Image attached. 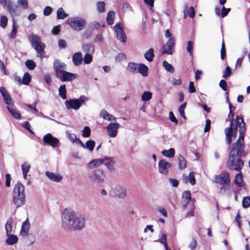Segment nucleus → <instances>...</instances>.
<instances>
[{"mask_svg":"<svg viewBox=\"0 0 250 250\" xmlns=\"http://www.w3.org/2000/svg\"><path fill=\"white\" fill-rule=\"evenodd\" d=\"M61 218L62 226L66 229L80 230L84 227V216L71 209H65Z\"/></svg>","mask_w":250,"mask_h":250,"instance_id":"nucleus-1","label":"nucleus"},{"mask_svg":"<svg viewBox=\"0 0 250 250\" xmlns=\"http://www.w3.org/2000/svg\"><path fill=\"white\" fill-rule=\"evenodd\" d=\"M12 198L13 203L17 208L25 204L24 187L21 183H18L14 186L12 192Z\"/></svg>","mask_w":250,"mask_h":250,"instance_id":"nucleus-2","label":"nucleus"},{"mask_svg":"<svg viewBox=\"0 0 250 250\" xmlns=\"http://www.w3.org/2000/svg\"><path fill=\"white\" fill-rule=\"evenodd\" d=\"M28 40L32 46L37 52V56L41 59H42L44 55L45 45L41 41V38L36 35L31 34L28 36Z\"/></svg>","mask_w":250,"mask_h":250,"instance_id":"nucleus-3","label":"nucleus"},{"mask_svg":"<svg viewBox=\"0 0 250 250\" xmlns=\"http://www.w3.org/2000/svg\"><path fill=\"white\" fill-rule=\"evenodd\" d=\"M241 156L235 155L233 153H229V156L227 162V166L232 170L240 171L244 165L242 160L241 159Z\"/></svg>","mask_w":250,"mask_h":250,"instance_id":"nucleus-4","label":"nucleus"},{"mask_svg":"<svg viewBox=\"0 0 250 250\" xmlns=\"http://www.w3.org/2000/svg\"><path fill=\"white\" fill-rule=\"evenodd\" d=\"M67 23L70 28L75 31H80L85 28L86 25V21L79 17H72L67 20Z\"/></svg>","mask_w":250,"mask_h":250,"instance_id":"nucleus-5","label":"nucleus"},{"mask_svg":"<svg viewBox=\"0 0 250 250\" xmlns=\"http://www.w3.org/2000/svg\"><path fill=\"white\" fill-rule=\"evenodd\" d=\"M87 100L86 97L84 96L80 97L79 99L67 100L65 102V105L67 110L72 109L78 110Z\"/></svg>","mask_w":250,"mask_h":250,"instance_id":"nucleus-6","label":"nucleus"},{"mask_svg":"<svg viewBox=\"0 0 250 250\" xmlns=\"http://www.w3.org/2000/svg\"><path fill=\"white\" fill-rule=\"evenodd\" d=\"M244 142L236 141V142L232 145L230 153H233L240 156L242 155L245 156L246 154L244 151Z\"/></svg>","mask_w":250,"mask_h":250,"instance_id":"nucleus-7","label":"nucleus"},{"mask_svg":"<svg viewBox=\"0 0 250 250\" xmlns=\"http://www.w3.org/2000/svg\"><path fill=\"white\" fill-rule=\"evenodd\" d=\"M89 177L91 181L100 184L104 182L105 175L102 170H97L93 172Z\"/></svg>","mask_w":250,"mask_h":250,"instance_id":"nucleus-8","label":"nucleus"},{"mask_svg":"<svg viewBox=\"0 0 250 250\" xmlns=\"http://www.w3.org/2000/svg\"><path fill=\"white\" fill-rule=\"evenodd\" d=\"M233 120H231L230 126L227 127L225 130L227 143L230 144L232 141V137H235L237 133V126L232 127Z\"/></svg>","mask_w":250,"mask_h":250,"instance_id":"nucleus-9","label":"nucleus"},{"mask_svg":"<svg viewBox=\"0 0 250 250\" xmlns=\"http://www.w3.org/2000/svg\"><path fill=\"white\" fill-rule=\"evenodd\" d=\"M114 196L119 199H124L127 196L126 188L121 185L116 186L112 190Z\"/></svg>","mask_w":250,"mask_h":250,"instance_id":"nucleus-10","label":"nucleus"},{"mask_svg":"<svg viewBox=\"0 0 250 250\" xmlns=\"http://www.w3.org/2000/svg\"><path fill=\"white\" fill-rule=\"evenodd\" d=\"M172 164L164 160H160L158 162V170L160 173L165 175H167L169 169L171 167Z\"/></svg>","mask_w":250,"mask_h":250,"instance_id":"nucleus-11","label":"nucleus"},{"mask_svg":"<svg viewBox=\"0 0 250 250\" xmlns=\"http://www.w3.org/2000/svg\"><path fill=\"white\" fill-rule=\"evenodd\" d=\"M174 45L175 39L174 38H170L165 45H164L162 53L169 55L172 54L174 51Z\"/></svg>","mask_w":250,"mask_h":250,"instance_id":"nucleus-12","label":"nucleus"},{"mask_svg":"<svg viewBox=\"0 0 250 250\" xmlns=\"http://www.w3.org/2000/svg\"><path fill=\"white\" fill-rule=\"evenodd\" d=\"M120 124L116 123H111L108 124L106 127L107 133L108 135L111 137H115L118 133V130L119 128Z\"/></svg>","mask_w":250,"mask_h":250,"instance_id":"nucleus-13","label":"nucleus"},{"mask_svg":"<svg viewBox=\"0 0 250 250\" xmlns=\"http://www.w3.org/2000/svg\"><path fill=\"white\" fill-rule=\"evenodd\" d=\"M66 66L65 63L59 60H55L54 62V69L57 77L61 75L65 71Z\"/></svg>","mask_w":250,"mask_h":250,"instance_id":"nucleus-14","label":"nucleus"},{"mask_svg":"<svg viewBox=\"0 0 250 250\" xmlns=\"http://www.w3.org/2000/svg\"><path fill=\"white\" fill-rule=\"evenodd\" d=\"M114 30L116 33L117 39L123 42H126V37L120 23L115 24L114 26Z\"/></svg>","mask_w":250,"mask_h":250,"instance_id":"nucleus-15","label":"nucleus"},{"mask_svg":"<svg viewBox=\"0 0 250 250\" xmlns=\"http://www.w3.org/2000/svg\"><path fill=\"white\" fill-rule=\"evenodd\" d=\"M215 180L216 183L221 185L229 184L230 182L229 174L226 171H223L220 175L215 176Z\"/></svg>","mask_w":250,"mask_h":250,"instance_id":"nucleus-16","label":"nucleus"},{"mask_svg":"<svg viewBox=\"0 0 250 250\" xmlns=\"http://www.w3.org/2000/svg\"><path fill=\"white\" fill-rule=\"evenodd\" d=\"M43 141L52 147H56L59 143V139L53 137L50 133L44 135L43 137Z\"/></svg>","mask_w":250,"mask_h":250,"instance_id":"nucleus-17","label":"nucleus"},{"mask_svg":"<svg viewBox=\"0 0 250 250\" xmlns=\"http://www.w3.org/2000/svg\"><path fill=\"white\" fill-rule=\"evenodd\" d=\"M0 92L3 97L4 102L7 105V106H12L13 105V102L5 88L0 87Z\"/></svg>","mask_w":250,"mask_h":250,"instance_id":"nucleus-18","label":"nucleus"},{"mask_svg":"<svg viewBox=\"0 0 250 250\" xmlns=\"http://www.w3.org/2000/svg\"><path fill=\"white\" fill-rule=\"evenodd\" d=\"M6 4L1 5L4 7H6L9 13L12 16H15L16 15V9L17 8V6L15 4H14L13 2L10 0H6Z\"/></svg>","mask_w":250,"mask_h":250,"instance_id":"nucleus-19","label":"nucleus"},{"mask_svg":"<svg viewBox=\"0 0 250 250\" xmlns=\"http://www.w3.org/2000/svg\"><path fill=\"white\" fill-rule=\"evenodd\" d=\"M57 78L62 82L70 81L74 80L76 78V75L75 74L66 72L65 71Z\"/></svg>","mask_w":250,"mask_h":250,"instance_id":"nucleus-20","label":"nucleus"},{"mask_svg":"<svg viewBox=\"0 0 250 250\" xmlns=\"http://www.w3.org/2000/svg\"><path fill=\"white\" fill-rule=\"evenodd\" d=\"M103 164L106 166L110 171H114L115 162L112 158L106 157L104 158Z\"/></svg>","mask_w":250,"mask_h":250,"instance_id":"nucleus-21","label":"nucleus"},{"mask_svg":"<svg viewBox=\"0 0 250 250\" xmlns=\"http://www.w3.org/2000/svg\"><path fill=\"white\" fill-rule=\"evenodd\" d=\"M30 223L28 219L24 221L21 225V229L20 235L22 236H26L28 235L30 229Z\"/></svg>","mask_w":250,"mask_h":250,"instance_id":"nucleus-22","label":"nucleus"},{"mask_svg":"<svg viewBox=\"0 0 250 250\" xmlns=\"http://www.w3.org/2000/svg\"><path fill=\"white\" fill-rule=\"evenodd\" d=\"M45 174L48 179L51 181L55 182H60L62 178V176L59 173H55L49 171H46Z\"/></svg>","mask_w":250,"mask_h":250,"instance_id":"nucleus-23","label":"nucleus"},{"mask_svg":"<svg viewBox=\"0 0 250 250\" xmlns=\"http://www.w3.org/2000/svg\"><path fill=\"white\" fill-rule=\"evenodd\" d=\"M66 135L68 138L73 143L79 144L82 147H84V144L79 139L77 138L76 135L72 133L69 131L66 132Z\"/></svg>","mask_w":250,"mask_h":250,"instance_id":"nucleus-24","label":"nucleus"},{"mask_svg":"<svg viewBox=\"0 0 250 250\" xmlns=\"http://www.w3.org/2000/svg\"><path fill=\"white\" fill-rule=\"evenodd\" d=\"M83 60L82 54L81 52H77L74 54L72 57V61L75 65H79L81 64Z\"/></svg>","mask_w":250,"mask_h":250,"instance_id":"nucleus-25","label":"nucleus"},{"mask_svg":"<svg viewBox=\"0 0 250 250\" xmlns=\"http://www.w3.org/2000/svg\"><path fill=\"white\" fill-rule=\"evenodd\" d=\"M138 72L140 73L143 76L146 77L148 74V67L143 63H140L138 66Z\"/></svg>","mask_w":250,"mask_h":250,"instance_id":"nucleus-26","label":"nucleus"},{"mask_svg":"<svg viewBox=\"0 0 250 250\" xmlns=\"http://www.w3.org/2000/svg\"><path fill=\"white\" fill-rule=\"evenodd\" d=\"M138 64L133 62H128L126 70L128 72L135 74L138 73Z\"/></svg>","mask_w":250,"mask_h":250,"instance_id":"nucleus-27","label":"nucleus"},{"mask_svg":"<svg viewBox=\"0 0 250 250\" xmlns=\"http://www.w3.org/2000/svg\"><path fill=\"white\" fill-rule=\"evenodd\" d=\"M100 116L101 118H103V119L105 120H107L109 121H114L116 119V118L114 117L111 114L108 113L105 110L103 109L102 110L100 113Z\"/></svg>","mask_w":250,"mask_h":250,"instance_id":"nucleus-28","label":"nucleus"},{"mask_svg":"<svg viewBox=\"0 0 250 250\" xmlns=\"http://www.w3.org/2000/svg\"><path fill=\"white\" fill-rule=\"evenodd\" d=\"M104 162V159H94L89 163L88 166L89 168H93L100 166Z\"/></svg>","mask_w":250,"mask_h":250,"instance_id":"nucleus-29","label":"nucleus"},{"mask_svg":"<svg viewBox=\"0 0 250 250\" xmlns=\"http://www.w3.org/2000/svg\"><path fill=\"white\" fill-rule=\"evenodd\" d=\"M184 18L186 19L187 16H189L190 18H193L195 16V11L193 7H190L188 9V5H185V9L184 11Z\"/></svg>","mask_w":250,"mask_h":250,"instance_id":"nucleus-30","label":"nucleus"},{"mask_svg":"<svg viewBox=\"0 0 250 250\" xmlns=\"http://www.w3.org/2000/svg\"><path fill=\"white\" fill-rule=\"evenodd\" d=\"M18 241V237L14 234H9L7 235V238L6 239L7 244L10 245H12L16 244Z\"/></svg>","mask_w":250,"mask_h":250,"instance_id":"nucleus-31","label":"nucleus"},{"mask_svg":"<svg viewBox=\"0 0 250 250\" xmlns=\"http://www.w3.org/2000/svg\"><path fill=\"white\" fill-rule=\"evenodd\" d=\"M13 223V219L12 218H10L7 221V222L5 225V228L7 235H9L12 232Z\"/></svg>","mask_w":250,"mask_h":250,"instance_id":"nucleus-32","label":"nucleus"},{"mask_svg":"<svg viewBox=\"0 0 250 250\" xmlns=\"http://www.w3.org/2000/svg\"><path fill=\"white\" fill-rule=\"evenodd\" d=\"M30 166L27 162H25L21 165L23 177L25 180L27 179V175L30 170Z\"/></svg>","mask_w":250,"mask_h":250,"instance_id":"nucleus-33","label":"nucleus"},{"mask_svg":"<svg viewBox=\"0 0 250 250\" xmlns=\"http://www.w3.org/2000/svg\"><path fill=\"white\" fill-rule=\"evenodd\" d=\"M190 199L191 194L189 191H186L183 193L182 199L185 202V203L183 205V207L184 208L187 207Z\"/></svg>","mask_w":250,"mask_h":250,"instance_id":"nucleus-34","label":"nucleus"},{"mask_svg":"<svg viewBox=\"0 0 250 250\" xmlns=\"http://www.w3.org/2000/svg\"><path fill=\"white\" fill-rule=\"evenodd\" d=\"M162 154L167 158H172L174 156L175 150L173 148H170L168 150H163L162 151Z\"/></svg>","mask_w":250,"mask_h":250,"instance_id":"nucleus-35","label":"nucleus"},{"mask_svg":"<svg viewBox=\"0 0 250 250\" xmlns=\"http://www.w3.org/2000/svg\"><path fill=\"white\" fill-rule=\"evenodd\" d=\"M145 58L149 62H151L154 57V50L152 48L149 49L144 54Z\"/></svg>","mask_w":250,"mask_h":250,"instance_id":"nucleus-36","label":"nucleus"},{"mask_svg":"<svg viewBox=\"0 0 250 250\" xmlns=\"http://www.w3.org/2000/svg\"><path fill=\"white\" fill-rule=\"evenodd\" d=\"M9 112L11 115L16 119H20L21 118V114L19 111L10 107V106H7Z\"/></svg>","mask_w":250,"mask_h":250,"instance_id":"nucleus-37","label":"nucleus"},{"mask_svg":"<svg viewBox=\"0 0 250 250\" xmlns=\"http://www.w3.org/2000/svg\"><path fill=\"white\" fill-rule=\"evenodd\" d=\"M179 162V167L180 169H183L187 167V162L184 157L181 155H179L178 157Z\"/></svg>","mask_w":250,"mask_h":250,"instance_id":"nucleus-38","label":"nucleus"},{"mask_svg":"<svg viewBox=\"0 0 250 250\" xmlns=\"http://www.w3.org/2000/svg\"><path fill=\"white\" fill-rule=\"evenodd\" d=\"M115 13L113 11H109L106 17V21L108 24L112 25L114 23Z\"/></svg>","mask_w":250,"mask_h":250,"instance_id":"nucleus-39","label":"nucleus"},{"mask_svg":"<svg viewBox=\"0 0 250 250\" xmlns=\"http://www.w3.org/2000/svg\"><path fill=\"white\" fill-rule=\"evenodd\" d=\"M95 146V142L93 140H90L87 141L85 145H84V147H82L83 148H86L90 152L93 150V149Z\"/></svg>","mask_w":250,"mask_h":250,"instance_id":"nucleus-40","label":"nucleus"},{"mask_svg":"<svg viewBox=\"0 0 250 250\" xmlns=\"http://www.w3.org/2000/svg\"><path fill=\"white\" fill-rule=\"evenodd\" d=\"M235 185L239 187H242L244 186L243 177L241 174H237L234 180Z\"/></svg>","mask_w":250,"mask_h":250,"instance_id":"nucleus-41","label":"nucleus"},{"mask_svg":"<svg viewBox=\"0 0 250 250\" xmlns=\"http://www.w3.org/2000/svg\"><path fill=\"white\" fill-rule=\"evenodd\" d=\"M57 18L59 19H64L67 17L68 14L64 12L62 8H60L57 11Z\"/></svg>","mask_w":250,"mask_h":250,"instance_id":"nucleus-42","label":"nucleus"},{"mask_svg":"<svg viewBox=\"0 0 250 250\" xmlns=\"http://www.w3.org/2000/svg\"><path fill=\"white\" fill-rule=\"evenodd\" d=\"M159 241L165 246L167 245V235L162 232L159 234Z\"/></svg>","mask_w":250,"mask_h":250,"instance_id":"nucleus-43","label":"nucleus"},{"mask_svg":"<svg viewBox=\"0 0 250 250\" xmlns=\"http://www.w3.org/2000/svg\"><path fill=\"white\" fill-rule=\"evenodd\" d=\"M59 92L60 96L63 99H66V91L65 89V85H62L59 89Z\"/></svg>","mask_w":250,"mask_h":250,"instance_id":"nucleus-44","label":"nucleus"},{"mask_svg":"<svg viewBox=\"0 0 250 250\" xmlns=\"http://www.w3.org/2000/svg\"><path fill=\"white\" fill-rule=\"evenodd\" d=\"M152 93L149 91L144 92L141 96L143 101L146 102L150 100L152 98Z\"/></svg>","mask_w":250,"mask_h":250,"instance_id":"nucleus-45","label":"nucleus"},{"mask_svg":"<svg viewBox=\"0 0 250 250\" xmlns=\"http://www.w3.org/2000/svg\"><path fill=\"white\" fill-rule=\"evenodd\" d=\"M83 49L86 53H93L94 47L90 44H85L83 45Z\"/></svg>","mask_w":250,"mask_h":250,"instance_id":"nucleus-46","label":"nucleus"},{"mask_svg":"<svg viewBox=\"0 0 250 250\" xmlns=\"http://www.w3.org/2000/svg\"><path fill=\"white\" fill-rule=\"evenodd\" d=\"M163 65L164 67L166 69L167 71L170 73H173L174 71V69L172 65L169 63L165 61L163 62Z\"/></svg>","mask_w":250,"mask_h":250,"instance_id":"nucleus-47","label":"nucleus"},{"mask_svg":"<svg viewBox=\"0 0 250 250\" xmlns=\"http://www.w3.org/2000/svg\"><path fill=\"white\" fill-rule=\"evenodd\" d=\"M31 81V76L28 73H25L22 78L21 83L27 85Z\"/></svg>","mask_w":250,"mask_h":250,"instance_id":"nucleus-48","label":"nucleus"},{"mask_svg":"<svg viewBox=\"0 0 250 250\" xmlns=\"http://www.w3.org/2000/svg\"><path fill=\"white\" fill-rule=\"evenodd\" d=\"M97 9L99 12L103 13L105 10V3L103 1H99L97 3Z\"/></svg>","mask_w":250,"mask_h":250,"instance_id":"nucleus-49","label":"nucleus"},{"mask_svg":"<svg viewBox=\"0 0 250 250\" xmlns=\"http://www.w3.org/2000/svg\"><path fill=\"white\" fill-rule=\"evenodd\" d=\"M187 103H185L181 105L178 109V111L180 116L184 119H186V116L185 114V109L186 107Z\"/></svg>","mask_w":250,"mask_h":250,"instance_id":"nucleus-50","label":"nucleus"},{"mask_svg":"<svg viewBox=\"0 0 250 250\" xmlns=\"http://www.w3.org/2000/svg\"><path fill=\"white\" fill-rule=\"evenodd\" d=\"M7 18L5 16H2L0 17V25L2 28H5L7 24Z\"/></svg>","mask_w":250,"mask_h":250,"instance_id":"nucleus-51","label":"nucleus"},{"mask_svg":"<svg viewBox=\"0 0 250 250\" xmlns=\"http://www.w3.org/2000/svg\"><path fill=\"white\" fill-rule=\"evenodd\" d=\"M250 206V197L247 196L243 198L242 200V206L244 208H248Z\"/></svg>","mask_w":250,"mask_h":250,"instance_id":"nucleus-52","label":"nucleus"},{"mask_svg":"<svg viewBox=\"0 0 250 250\" xmlns=\"http://www.w3.org/2000/svg\"><path fill=\"white\" fill-rule=\"evenodd\" d=\"M125 60V55L124 53H119L115 57V62H120Z\"/></svg>","mask_w":250,"mask_h":250,"instance_id":"nucleus-53","label":"nucleus"},{"mask_svg":"<svg viewBox=\"0 0 250 250\" xmlns=\"http://www.w3.org/2000/svg\"><path fill=\"white\" fill-rule=\"evenodd\" d=\"M25 65L30 70L34 69L36 66L35 62L31 60L26 61Z\"/></svg>","mask_w":250,"mask_h":250,"instance_id":"nucleus-54","label":"nucleus"},{"mask_svg":"<svg viewBox=\"0 0 250 250\" xmlns=\"http://www.w3.org/2000/svg\"><path fill=\"white\" fill-rule=\"evenodd\" d=\"M92 61V56L89 54L86 53L83 57V62L85 64H89Z\"/></svg>","mask_w":250,"mask_h":250,"instance_id":"nucleus-55","label":"nucleus"},{"mask_svg":"<svg viewBox=\"0 0 250 250\" xmlns=\"http://www.w3.org/2000/svg\"><path fill=\"white\" fill-rule=\"evenodd\" d=\"M91 130L89 127L85 126L83 130L82 135L83 137H88L90 135Z\"/></svg>","mask_w":250,"mask_h":250,"instance_id":"nucleus-56","label":"nucleus"},{"mask_svg":"<svg viewBox=\"0 0 250 250\" xmlns=\"http://www.w3.org/2000/svg\"><path fill=\"white\" fill-rule=\"evenodd\" d=\"M231 71L230 68L229 66H227L224 71L223 72V78L226 79L231 75Z\"/></svg>","mask_w":250,"mask_h":250,"instance_id":"nucleus-57","label":"nucleus"},{"mask_svg":"<svg viewBox=\"0 0 250 250\" xmlns=\"http://www.w3.org/2000/svg\"><path fill=\"white\" fill-rule=\"evenodd\" d=\"M18 4L24 9L28 8L27 0H18Z\"/></svg>","mask_w":250,"mask_h":250,"instance_id":"nucleus-58","label":"nucleus"},{"mask_svg":"<svg viewBox=\"0 0 250 250\" xmlns=\"http://www.w3.org/2000/svg\"><path fill=\"white\" fill-rule=\"evenodd\" d=\"M193 43L191 41H188L187 43V51L189 53L190 55H192Z\"/></svg>","mask_w":250,"mask_h":250,"instance_id":"nucleus-59","label":"nucleus"},{"mask_svg":"<svg viewBox=\"0 0 250 250\" xmlns=\"http://www.w3.org/2000/svg\"><path fill=\"white\" fill-rule=\"evenodd\" d=\"M188 181L192 185H194L195 184L194 173L193 172H191L189 174Z\"/></svg>","mask_w":250,"mask_h":250,"instance_id":"nucleus-60","label":"nucleus"},{"mask_svg":"<svg viewBox=\"0 0 250 250\" xmlns=\"http://www.w3.org/2000/svg\"><path fill=\"white\" fill-rule=\"evenodd\" d=\"M157 210L162 214L164 217H167V214L166 209L163 207H158Z\"/></svg>","mask_w":250,"mask_h":250,"instance_id":"nucleus-61","label":"nucleus"},{"mask_svg":"<svg viewBox=\"0 0 250 250\" xmlns=\"http://www.w3.org/2000/svg\"><path fill=\"white\" fill-rule=\"evenodd\" d=\"M170 83L175 85H179L182 83V80L180 79H172L169 80Z\"/></svg>","mask_w":250,"mask_h":250,"instance_id":"nucleus-62","label":"nucleus"},{"mask_svg":"<svg viewBox=\"0 0 250 250\" xmlns=\"http://www.w3.org/2000/svg\"><path fill=\"white\" fill-rule=\"evenodd\" d=\"M226 57V49L225 46V43L223 42L222 44L221 49V58L224 60Z\"/></svg>","mask_w":250,"mask_h":250,"instance_id":"nucleus-63","label":"nucleus"},{"mask_svg":"<svg viewBox=\"0 0 250 250\" xmlns=\"http://www.w3.org/2000/svg\"><path fill=\"white\" fill-rule=\"evenodd\" d=\"M219 86L224 91L227 90V82L225 80H221L220 81Z\"/></svg>","mask_w":250,"mask_h":250,"instance_id":"nucleus-64","label":"nucleus"}]
</instances>
